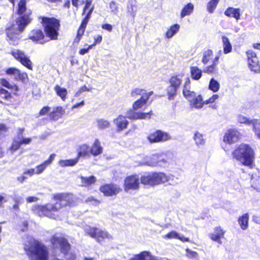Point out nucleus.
Listing matches in <instances>:
<instances>
[{"mask_svg": "<svg viewBox=\"0 0 260 260\" xmlns=\"http://www.w3.org/2000/svg\"><path fill=\"white\" fill-rule=\"evenodd\" d=\"M54 198L56 201L54 204L48 203L45 205H36L32 208V211L39 216L61 219L57 213L62 207L71 206L72 196L68 194H57L54 195Z\"/></svg>", "mask_w": 260, "mask_h": 260, "instance_id": "obj_1", "label": "nucleus"}, {"mask_svg": "<svg viewBox=\"0 0 260 260\" xmlns=\"http://www.w3.org/2000/svg\"><path fill=\"white\" fill-rule=\"evenodd\" d=\"M24 250L30 260H47L46 246L30 236H27L24 243Z\"/></svg>", "mask_w": 260, "mask_h": 260, "instance_id": "obj_2", "label": "nucleus"}, {"mask_svg": "<svg viewBox=\"0 0 260 260\" xmlns=\"http://www.w3.org/2000/svg\"><path fill=\"white\" fill-rule=\"evenodd\" d=\"M233 156L243 165L252 168L254 158V152L249 145L241 144L233 152Z\"/></svg>", "mask_w": 260, "mask_h": 260, "instance_id": "obj_3", "label": "nucleus"}, {"mask_svg": "<svg viewBox=\"0 0 260 260\" xmlns=\"http://www.w3.org/2000/svg\"><path fill=\"white\" fill-rule=\"evenodd\" d=\"M17 13L19 15V17L16 19V23L18 26V30L22 31L31 20L30 16L31 11L26 9L25 0H20L19 1L18 4Z\"/></svg>", "mask_w": 260, "mask_h": 260, "instance_id": "obj_4", "label": "nucleus"}, {"mask_svg": "<svg viewBox=\"0 0 260 260\" xmlns=\"http://www.w3.org/2000/svg\"><path fill=\"white\" fill-rule=\"evenodd\" d=\"M50 242L54 248H59L60 251L63 253L64 257L68 260H74L76 255L72 253H69L70 249V244L67 240L59 234L52 236L50 239Z\"/></svg>", "mask_w": 260, "mask_h": 260, "instance_id": "obj_5", "label": "nucleus"}, {"mask_svg": "<svg viewBox=\"0 0 260 260\" xmlns=\"http://www.w3.org/2000/svg\"><path fill=\"white\" fill-rule=\"evenodd\" d=\"M169 177L162 173H145L140 178L141 182L144 185L154 186L166 182Z\"/></svg>", "mask_w": 260, "mask_h": 260, "instance_id": "obj_6", "label": "nucleus"}, {"mask_svg": "<svg viewBox=\"0 0 260 260\" xmlns=\"http://www.w3.org/2000/svg\"><path fill=\"white\" fill-rule=\"evenodd\" d=\"M42 23L46 35L51 40H56L58 35L59 21L54 18H42Z\"/></svg>", "mask_w": 260, "mask_h": 260, "instance_id": "obj_7", "label": "nucleus"}, {"mask_svg": "<svg viewBox=\"0 0 260 260\" xmlns=\"http://www.w3.org/2000/svg\"><path fill=\"white\" fill-rule=\"evenodd\" d=\"M182 75L173 76L169 79V85L167 89L169 100L173 99L174 96L176 94V92L182 83Z\"/></svg>", "mask_w": 260, "mask_h": 260, "instance_id": "obj_8", "label": "nucleus"}, {"mask_svg": "<svg viewBox=\"0 0 260 260\" xmlns=\"http://www.w3.org/2000/svg\"><path fill=\"white\" fill-rule=\"evenodd\" d=\"M167 164H168V160L166 159L164 154H155L150 156H147L145 162L142 165L154 167L164 166Z\"/></svg>", "mask_w": 260, "mask_h": 260, "instance_id": "obj_9", "label": "nucleus"}, {"mask_svg": "<svg viewBox=\"0 0 260 260\" xmlns=\"http://www.w3.org/2000/svg\"><path fill=\"white\" fill-rule=\"evenodd\" d=\"M140 178L138 175H134L127 176L124 179V189L126 192L129 190H138L139 188Z\"/></svg>", "mask_w": 260, "mask_h": 260, "instance_id": "obj_10", "label": "nucleus"}, {"mask_svg": "<svg viewBox=\"0 0 260 260\" xmlns=\"http://www.w3.org/2000/svg\"><path fill=\"white\" fill-rule=\"evenodd\" d=\"M149 141L152 143L164 142L172 139L171 136L167 133L157 130L150 134L148 137Z\"/></svg>", "mask_w": 260, "mask_h": 260, "instance_id": "obj_11", "label": "nucleus"}, {"mask_svg": "<svg viewBox=\"0 0 260 260\" xmlns=\"http://www.w3.org/2000/svg\"><path fill=\"white\" fill-rule=\"evenodd\" d=\"M100 190L105 196L108 197L116 196L121 190L119 185L113 183L106 184L101 186Z\"/></svg>", "mask_w": 260, "mask_h": 260, "instance_id": "obj_12", "label": "nucleus"}, {"mask_svg": "<svg viewBox=\"0 0 260 260\" xmlns=\"http://www.w3.org/2000/svg\"><path fill=\"white\" fill-rule=\"evenodd\" d=\"M247 57L250 70L255 73L259 72L260 71V66L256 54L252 51L249 50L247 52Z\"/></svg>", "mask_w": 260, "mask_h": 260, "instance_id": "obj_13", "label": "nucleus"}, {"mask_svg": "<svg viewBox=\"0 0 260 260\" xmlns=\"http://www.w3.org/2000/svg\"><path fill=\"white\" fill-rule=\"evenodd\" d=\"M12 55L17 60H18L23 66L29 69H31V62L24 53L19 50H14L12 51Z\"/></svg>", "mask_w": 260, "mask_h": 260, "instance_id": "obj_14", "label": "nucleus"}, {"mask_svg": "<svg viewBox=\"0 0 260 260\" xmlns=\"http://www.w3.org/2000/svg\"><path fill=\"white\" fill-rule=\"evenodd\" d=\"M190 80L187 77L185 79V83L183 86V94L184 97L190 102L193 100L197 95L196 93L193 91H191L190 89Z\"/></svg>", "mask_w": 260, "mask_h": 260, "instance_id": "obj_15", "label": "nucleus"}, {"mask_svg": "<svg viewBox=\"0 0 260 260\" xmlns=\"http://www.w3.org/2000/svg\"><path fill=\"white\" fill-rule=\"evenodd\" d=\"M113 123L117 127V131L119 132L127 128L129 122L126 120L125 116L119 115L113 120Z\"/></svg>", "mask_w": 260, "mask_h": 260, "instance_id": "obj_16", "label": "nucleus"}, {"mask_svg": "<svg viewBox=\"0 0 260 260\" xmlns=\"http://www.w3.org/2000/svg\"><path fill=\"white\" fill-rule=\"evenodd\" d=\"M8 75H13L17 80H20L24 82L27 78V75L25 73H21L18 69L15 68H10L6 70Z\"/></svg>", "mask_w": 260, "mask_h": 260, "instance_id": "obj_17", "label": "nucleus"}, {"mask_svg": "<svg viewBox=\"0 0 260 260\" xmlns=\"http://www.w3.org/2000/svg\"><path fill=\"white\" fill-rule=\"evenodd\" d=\"M152 115V111L149 112H135L131 110L129 113L126 114V117L131 119H145L146 118H150Z\"/></svg>", "mask_w": 260, "mask_h": 260, "instance_id": "obj_18", "label": "nucleus"}, {"mask_svg": "<svg viewBox=\"0 0 260 260\" xmlns=\"http://www.w3.org/2000/svg\"><path fill=\"white\" fill-rule=\"evenodd\" d=\"M239 133L235 129H230L225 134L223 141L229 144L234 143L239 139Z\"/></svg>", "mask_w": 260, "mask_h": 260, "instance_id": "obj_19", "label": "nucleus"}, {"mask_svg": "<svg viewBox=\"0 0 260 260\" xmlns=\"http://www.w3.org/2000/svg\"><path fill=\"white\" fill-rule=\"evenodd\" d=\"M224 14L225 16L234 18L238 21L240 19L241 10L239 8L230 7L226 9Z\"/></svg>", "mask_w": 260, "mask_h": 260, "instance_id": "obj_20", "label": "nucleus"}, {"mask_svg": "<svg viewBox=\"0 0 260 260\" xmlns=\"http://www.w3.org/2000/svg\"><path fill=\"white\" fill-rule=\"evenodd\" d=\"M7 35L8 40L10 44L16 45L19 43L20 40V35L17 32H15L11 29H8L7 30Z\"/></svg>", "mask_w": 260, "mask_h": 260, "instance_id": "obj_21", "label": "nucleus"}, {"mask_svg": "<svg viewBox=\"0 0 260 260\" xmlns=\"http://www.w3.org/2000/svg\"><path fill=\"white\" fill-rule=\"evenodd\" d=\"M44 37L43 32L40 29L32 30L29 35V39L32 41L41 44L43 43L42 40L44 38Z\"/></svg>", "mask_w": 260, "mask_h": 260, "instance_id": "obj_22", "label": "nucleus"}, {"mask_svg": "<svg viewBox=\"0 0 260 260\" xmlns=\"http://www.w3.org/2000/svg\"><path fill=\"white\" fill-rule=\"evenodd\" d=\"M90 154L93 156H97L102 153L103 148L99 139H95L91 147H90Z\"/></svg>", "mask_w": 260, "mask_h": 260, "instance_id": "obj_23", "label": "nucleus"}, {"mask_svg": "<svg viewBox=\"0 0 260 260\" xmlns=\"http://www.w3.org/2000/svg\"><path fill=\"white\" fill-rule=\"evenodd\" d=\"M77 151L78 155L77 157H78L79 160L80 157H85L90 156V147L86 144H84L80 145Z\"/></svg>", "mask_w": 260, "mask_h": 260, "instance_id": "obj_24", "label": "nucleus"}, {"mask_svg": "<svg viewBox=\"0 0 260 260\" xmlns=\"http://www.w3.org/2000/svg\"><path fill=\"white\" fill-rule=\"evenodd\" d=\"M224 234V232L220 227H216L215 228L214 233L210 235V237L213 241L221 244L220 239L223 237Z\"/></svg>", "mask_w": 260, "mask_h": 260, "instance_id": "obj_25", "label": "nucleus"}, {"mask_svg": "<svg viewBox=\"0 0 260 260\" xmlns=\"http://www.w3.org/2000/svg\"><path fill=\"white\" fill-rule=\"evenodd\" d=\"M190 106L192 108H194L196 109H201L203 107L204 104H205V101H203V98L201 95H197L195 98L193 99V100L191 101L190 102Z\"/></svg>", "mask_w": 260, "mask_h": 260, "instance_id": "obj_26", "label": "nucleus"}, {"mask_svg": "<svg viewBox=\"0 0 260 260\" xmlns=\"http://www.w3.org/2000/svg\"><path fill=\"white\" fill-rule=\"evenodd\" d=\"M64 112V110L62 107H57L53 108V111L50 113V117L52 119L57 120L61 117Z\"/></svg>", "mask_w": 260, "mask_h": 260, "instance_id": "obj_27", "label": "nucleus"}, {"mask_svg": "<svg viewBox=\"0 0 260 260\" xmlns=\"http://www.w3.org/2000/svg\"><path fill=\"white\" fill-rule=\"evenodd\" d=\"M193 9L194 6L192 3H189L187 4L181 10L180 17L183 18L186 16L190 15L193 12Z\"/></svg>", "mask_w": 260, "mask_h": 260, "instance_id": "obj_28", "label": "nucleus"}, {"mask_svg": "<svg viewBox=\"0 0 260 260\" xmlns=\"http://www.w3.org/2000/svg\"><path fill=\"white\" fill-rule=\"evenodd\" d=\"M193 138L195 142V144L199 147L203 146L205 143L204 135L198 131L194 133Z\"/></svg>", "mask_w": 260, "mask_h": 260, "instance_id": "obj_29", "label": "nucleus"}, {"mask_svg": "<svg viewBox=\"0 0 260 260\" xmlns=\"http://www.w3.org/2000/svg\"><path fill=\"white\" fill-rule=\"evenodd\" d=\"M79 161L78 157L74 159L60 160L58 161L59 165L61 167H73Z\"/></svg>", "mask_w": 260, "mask_h": 260, "instance_id": "obj_30", "label": "nucleus"}, {"mask_svg": "<svg viewBox=\"0 0 260 260\" xmlns=\"http://www.w3.org/2000/svg\"><path fill=\"white\" fill-rule=\"evenodd\" d=\"M54 90L56 94L61 98L62 101H66L68 91L65 88L61 87L58 85H56L54 87Z\"/></svg>", "mask_w": 260, "mask_h": 260, "instance_id": "obj_31", "label": "nucleus"}, {"mask_svg": "<svg viewBox=\"0 0 260 260\" xmlns=\"http://www.w3.org/2000/svg\"><path fill=\"white\" fill-rule=\"evenodd\" d=\"M222 42L223 44V53L226 54L232 52V46L229 38L226 36H222Z\"/></svg>", "mask_w": 260, "mask_h": 260, "instance_id": "obj_32", "label": "nucleus"}, {"mask_svg": "<svg viewBox=\"0 0 260 260\" xmlns=\"http://www.w3.org/2000/svg\"><path fill=\"white\" fill-rule=\"evenodd\" d=\"M249 215L245 213L238 219V222L243 230H246L248 226Z\"/></svg>", "mask_w": 260, "mask_h": 260, "instance_id": "obj_33", "label": "nucleus"}, {"mask_svg": "<svg viewBox=\"0 0 260 260\" xmlns=\"http://www.w3.org/2000/svg\"><path fill=\"white\" fill-rule=\"evenodd\" d=\"M180 29V25L178 24H175L170 26L166 33V37L167 39L172 38L176 34H177Z\"/></svg>", "mask_w": 260, "mask_h": 260, "instance_id": "obj_34", "label": "nucleus"}, {"mask_svg": "<svg viewBox=\"0 0 260 260\" xmlns=\"http://www.w3.org/2000/svg\"><path fill=\"white\" fill-rule=\"evenodd\" d=\"M190 74L192 79L199 80L202 76V71L197 67H190Z\"/></svg>", "mask_w": 260, "mask_h": 260, "instance_id": "obj_35", "label": "nucleus"}, {"mask_svg": "<svg viewBox=\"0 0 260 260\" xmlns=\"http://www.w3.org/2000/svg\"><path fill=\"white\" fill-rule=\"evenodd\" d=\"M96 232V237H95V239L98 242H100L103 239H107L108 240H110L112 238V236L106 231H102L98 229Z\"/></svg>", "mask_w": 260, "mask_h": 260, "instance_id": "obj_36", "label": "nucleus"}, {"mask_svg": "<svg viewBox=\"0 0 260 260\" xmlns=\"http://www.w3.org/2000/svg\"><path fill=\"white\" fill-rule=\"evenodd\" d=\"M98 228H92L87 225L84 227V230L86 234L94 239L95 237H96V234L97 233L96 232L98 231Z\"/></svg>", "mask_w": 260, "mask_h": 260, "instance_id": "obj_37", "label": "nucleus"}, {"mask_svg": "<svg viewBox=\"0 0 260 260\" xmlns=\"http://www.w3.org/2000/svg\"><path fill=\"white\" fill-rule=\"evenodd\" d=\"M220 88L219 83L214 78H211L209 84V89L214 92L218 91Z\"/></svg>", "mask_w": 260, "mask_h": 260, "instance_id": "obj_38", "label": "nucleus"}, {"mask_svg": "<svg viewBox=\"0 0 260 260\" xmlns=\"http://www.w3.org/2000/svg\"><path fill=\"white\" fill-rule=\"evenodd\" d=\"M24 131V128H19V132L18 133V136L17 139L19 140L21 142V145L23 144H28L30 143L31 141V139L30 138H23V132Z\"/></svg>", "mask_w": 260, "mask_h": 260, "instance_id": "obj_39", "label": "nucleus"}, {"mask_svg": "<svg viewBox=\"0 0 260 260\" xmlns=\"http://www.w3.org/2000/svg\"><path fill=\"white\" fill-rule=\"evenodd\" d=\"M253 126V130L255 133V134L257 136V138L260 137V129L259 125L260 122L257 119H252L251 124Z\"/></svg>", "mask_w": 260, "mask_h": 260, "instance_id": "obj_40", "label": "nucleus"}, {"mask_svg": "<svg viewBox=\"0 0 260 260\" xmlns=\"http://www.w3.org/2000/svg\"><path fill=\"white\" fill-rule=\"evenodd\" d=\"M213 56V51L211 50H207L203 53L202 62L204 64H206L212 58Z\"/></svg>", "mask_w": 260, "mask_h": 260, "instance_id": "obj_41", "label": "nucleus"}, {"mask_svg": "<svg viewBox=\"0 0 260 260\" xmlns=\"http://www.w3.org/2000/svg\"><path fill=\"white\" fill-rule=\"evenodd\" d=\"M98 127L99 129H103L107 128L110 126V122L103 119H100L96 120Z\"/></svg>", "mask_w": 260, "mask_h": 260, "instance_id": "obj_42", "label": "nucleus"}, {"mask_svg": "<svg viewBox=\"0 0 260 260\" xmlns=\"http://www.w3.org/2000/svg\"><path fill=\"white\" fill-rule=\"evenodd\" d=\"M237 121L240 123L245 124L246 125H250L251 124L252 120L249 119L246 116L239 114L237 116Z\"/></svg>", "mask_w": 260, "mask_h": 260, "instance_id": "obj_43", "label": "nucleus"}, {"mask_svg": "<svg viewBox=\"0 0 260 260\" xmlns=\"http://www.w3.org/2000/svg\"><path fill=\"white\" fill-rule=\"evenodd\" d=\"M219 0H211L207 4V10L212 13L216 9Z\"/></svg>", "mask_w": 260, "mask_h": 260, "instance_id": "obj_44", "label": "nucleus"}, {"mask_svg": "<svg viewBox=\"0 0 260 260\" xmlns=\"http://www.w3.org/2000/svg\"><path fill=\"white\" fill-rule=\"evenodd\" d=\"M21 145V143L20 140L17 139H14L9 149L12 151V153H13L14 152L19 149Z\"/></svg>", "mask_w": 260, "mask_h": 260, "instance_id": "obj_45", "label": "nucleus"}, {"mask_svg": "<svg viewBox=\"0 0 260 260\" xmlns=\"http://www.w3.org/2000/svg\"><path fill=\"white\" fill-rule=\"evenodd\" d=\"M1 83L2 85L8 89H14L16 91L18 90V88L17 86L11 84L6 79H2L1 80Z\"/></svg>", "mask_w": 260, "mask_h": 260, "instance_id": "obj_46", "label": "nucleus"}, {"mask_svg": "<svg viewBox=\"0 0 260 260\" xmlns=\"http://www.w3.org/2000/svg\"><path fill=\"white\" fill-rule=\"evenodd\" d=\"M93 9H94L93 7H92L91 8H90L89 9L88 13L86 15L85 17L83 19L82 23L81 24V25L82 27H86V25L89 21V19L91 17V15L93 10Z\"/></svg>", "mask_w": 260, "mask_h": 260, "instance_id": "obj_47", "label": "nucleus"}, {"mask_svg": "<svg viewBox=\"0 0 260 260\" xmlns=\"http://www.w3.org/2000/svg\"><path fill=\"white\" fill-rule=\"evenodd\" d=\"M85 202L89 205H92L94 206H98L101 203V201L100 200H98L92 197H88L86 199Z\"/></svg>", "mask_w": 260, "mask_h": 260, "instance_id": "obj_48", "label": "nucleus"}, {"mask_svg": "<svg viewBox=\"0 0 260 260\" xmlns=\"http://www.w3.org/2000/svg\"><path fill=\"white\" fill-rule=\"evenodd\" d=\"M81 180L82 182L84 183L87 185H90L94 183L96 181V179L94 176H91L89 177H82Z\"/></svg>", "mask_w": 260, "mask_h": 260, "instance_id": "obj_49", "label": "nucleus"}, {"mask_svg": "<svg viewBox=\"0 0 260 260\" xmlns=\"http://www.w3.org/2000/svg\"><path fill=\"white\" fill-rule=\"evenodd\" d=\"M218 68L215 63H212L211 66L207 67L204 70L205 73H214L217 72Z\"/></svg>", "mask_w": 260, "mask_h": 260, "instance_id": "obj_50", "label": "nucleus"}, {"mask_svg": "<svg viewBox=\"0 0 260 260\" xmlns=\"http://www.w3.org/2000/svg\"><path fill=\"white\" fill-rule=\"evenodd\" d=\"M48 166L45 162H43L40 165H38L36 167L35 169V174H41L48 167Z\"/></svg>", "mask_w": 260, "mask_h": 260, "instance_id": "obj_51", "label": "nucleus"}, {"mask_svg": "<svg viewBox=\"0 0 260 260\" xmlns=\"http://www.w3.org/2000/svg\"><path fill=\"white\" fill-rule=\"evenodd\" d=\"M146 104L142 101L140 99L137 100L133 105V108L134 110H137L141 109Z\"/></svg>", "mask_w": 260, "mask_h": 260, "instance_id": "obj_52", "label": "nucleus"}, {"mask_svg": "<svg viewBox=\"0 0 260 260\" xmlns=\"http://www.w3.org/2000/svg\"><path fill=\"white\" fill-rule=\"evenodd\" d=\"M153 92L150 91L146 92V91L142 93L140 99L143 101L145 104L147 102L149 97L152 94Z\"/></svg>", "mask_w": 260, "mask_h": 260, "instance_id": "obj_53", "label": "nucleus"}, {"mask_svg": "<svg viewBox=\"0 0 260 260\" xmlns=\"http://www.w3.org/2000/svg\"><path fill=\"white\" fill-rule=\"evenodd\" d=\"M110 8L111 12L114 14H116L118 11V4L114 1H112L110 3Z\"/></svg>", "mask_w": 260, "mask_h": 260, "instance_id": "obj_54", "label": "nucleus"}, {"mask_svg": "<svg viewBox=\"0 0 260 260\" xmlns=\"http://www.w3.org/2000/svg\"><path fill=\"white\" fill-rule=\"evenodd\" d=\"M0 95L2 98L7 100L11 97V93L7 90L0 88Z\"/></svg>", "mask_w": 260, "mask_h": 260, "instance_id": "obj_55", "label": "nucleus"}, {"mask_svg": "<svg viewBox=\"0 0 260 260\" xmlns=\"http://www.w3.org/2000/svg\"><path fill=\"white\" fill-rule=\"evenodd\" d=\"M252 186L254 189L257 191H260V177H258L257 179H252Z\"/></svg>", "mask_w": 260, "mask_h": 260, "instance_id": "obj_56", "label": "nucleus"}, {"mask_svg": "<svg viewBox=\"0 0 260 260\" xmlns=\"http://www.w3.org/2000/svg\"><path fill=\"white\" fill-rule=\"evenodd\" d=\"M179 234L175 231H172L165 236V238L168 239H178Z\"/></svg>", "mask_w": 260, "mask_h": 260, "instance_id": "obj_57", "label": "nucleus"}, {"mask_svg": "<svg viewBox=\"0 0 260 260\" xmlns=\"http://www.w3.org/2000/svg\"><path fill=\"white\" fill-rule=\"evenodd\" d=\"M186 251L187 256L192 258L198 259V254L196 252L192 251L188 248L186 249Z\"/></svg>", "mask_w": 260, "mask_h": 260, "instance_id": "obj_58", "label": "nucleus"}, {"mask_svg": "<svg viewBox=\"0 0 260 260\" xmlns=\"http://www.w3.org/2000/svg\"><path fill=\"white\" fill-rule=\"evenodd\" d=\"M145 91V90L140 88H136L133 90L131 92V95L133 97H136L137 95H141L142 93Z\"/></svg>", "mask_w": 260, "mask_h": 260, "instance_id": "obj_59", "label": "nucleus"}, {"mask_svg": "<svg viewBox=\"0 0 260 260\" xmlns=\"http://www.w3.org/2000/svg\"><path fill=\"white\" fill-rule=\"evenodd\" d=\"M218 94H213L211 97H210L209 99L206 100L205 101V104H208L209 103H213L216 99L218 98Z\"/></svg>", "mask_w": 260, "mask_h": 260, "instance_id": "obj_60", "label": "nucleus"}, {"mask_svg": "<svg viewBox=\"0 0 260 260\" xmlns=\"http://www.w3.org/2000/svg\"><path fill=\"white\" fill-rule=\"evenodd\" d=\"M50 110V107L48 106L44 107L40 111L39 115L40 116L46 114Z\"/></svg>", "mask_w": 260, "mask_h": 260, "instance_id": "obj_61", "label": "nucleus"}, {"mask_svg": "<svg viewBox=\"0 0 260 260\" xmlns=\"http://www.w3.org/2000/svg\"><path fill=\"white\" fill-rule=\"evenodd\" d=\"M55 157V154H51L48 160H45L44 162L49 166L53 161Z\"/></svg>", "mask_w": 260, "mask_h": 260, "instance_id": "obj_62", "label": "nucleus"}, {"mask_svg": "<svg viewBox=\"0 0 260 260\" xmlns=\"http://www.w3.org/2000/svg\"><path fill=\"white\" fill-rule=\"evenodd\" d=\"M92 48V46H88L87 48H83L80 50L79 54L81 55H84L87 53L89 50Z\"/></svg>", "mask_w": 260, "mask_h": 260, "instance_id": "obj_63", "label": "nucleus"}, {"mask_svg": "<svg viewBox=\"0 0 260 260\" xmlns=\"http://www.w3.org/2000/svg\"><path fill=\"white\" fill-rule=\"evenodd\" d=\"M26 201L27 203H32L37 202L39 199L36 197H29L26 198Z\"/></svg>", "mask_w": 260, "mask_h": 260, "instance_id": "obj_64", "label": "nucleus"}]
</instances>
